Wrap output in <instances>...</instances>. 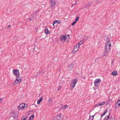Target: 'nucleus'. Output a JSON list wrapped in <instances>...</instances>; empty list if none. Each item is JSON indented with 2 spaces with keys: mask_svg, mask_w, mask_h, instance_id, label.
Here are the masks:
<instances>
[{
  "mask_svg": "<svg viewBox=\"0 0 120 120\" xmlns=\"http://www.w3.org/2000/svg\"><path fill=\"white\" fill-rule=\"evenodd\" d=\"M61 113H60L59 115H57L54 118V120H63V117L62 116Z\"/></svg>",
  "mask_w": 120,
  "mask_h": 120,
  "instance_id": "nucleus-1",
  "label": "nucleus"
},
{
  "mask_svg": "<svg viewBox=\"0 0 120 120\" xmlns=\"http://www.w3.org/2000/svg\"><path fill=\"white\" fill-rule=\"evenodd\" d=\"M101 80L99 79H95L94 81V84L95 86H99L101 82Z\"/></svg>",
  "mask_w": 120,
  "mask_h": 120,
  "instance_id": "nucleus-2",
  "label": "nucleus"
},
{
  "mask_svg": "<svg viewBox=\"0 0 120 120\" xmlns=\"http://www.w3.org/2000/svg\"><path fill=\"white\" fill-rule=\"evenodd\" d=\"M78 79L76 78L73 80V81L71 83V86L73 88H74L78 81Z\"/></svg>",
  "mask_w": 120,
  "mask_h": 120,
  "instance_id": "nucleus-3",
  "label": "nucleus"
},
{
  "mask_svg": "<svg viewBox=\"0 0 120 120\" xmlns=\"http://www.w3.org/2000/svg\"><path fill=\"white\" fill-rule=\"evenodd\" d=\"M13 74L15 75L17 78L19 75V71L17 69H15L13 71Z\"/></svg>",
  "mask_w": 120,
  "mask_h": 120,
  "instance_id": "nucleus-4",
  "label": "nucleus"
},
{
  "mask_svg": "<svg viewBox=\"0 0 120 120\" xmlns=\"http://www.w3.org/2000/svg\"><path fill=\"white\" fill-rule=\"evenodd\" d=\"M55 0H51L50 2L51 4L49 5L50 7V9H51L53 8L54 7L55 5V4L54 1Z\"/></svg>",
  "mask_w": 120,
  "mask_h": 120,
  "instance_id": "nucleus-5",
  "label": "nucleus"
},
{
  "mask_svg": "<svg viewBox=\"0 0 120 120\" xmlns=\"http://www.w3.org/2000/svg\"><path fill=\"white\" fill-rule=\"evenodd\" d=\"M25 105L24 103L21 104L17 107L19 110H22L25 108Z\"/></svg>",
  "mask_w": 120,
  "mask_h": 120,
  "instance_id": "nucleus-6",
  "label": "nucleus"
},
{
  "mask_svg": "<svg viewBox=\"0 0 120 120\" xmlns=\"http://www.w3.org/2000/svg\"><path fill=\"white\" fill-rule=\"evenodd\" d=\"M18 78L17 77V78L14 82L13 84L14 85L17 84L19 83H20L21 82V79H19H19H18Z\"/></svg>",
  "mask_w": 120,
  "mask_h": 120,
  "instance_id": "nucleus-7",
  "label": "nucleus"
},
{
  "mask_svg": "<svg viewBox=\"0 0 120 120\" xmlns=\"http://www.w3.org/2000/svg\"><path fill=\"white\" fill-rule=\"evenodd\" d=\"M106 49H106H105V51L104 52V55H103V56H106L110 51V49H109L108 48H107Z\"/></svg>",
  "mask_w": 120,
  "mask_h": 120,
  "instance_id": "nucleus-8",
  "label": "nucleus"
},
{
  "mask_svg": "<svg viewBox=\"0 0 120 120\" xmlns=\"http://www.w3.org/2000/svg\"><path fill=\"white\" fill-rule=\"evenodd\" d=\"M47 26H45V34H49L50 33V32L48 30L47 28Z\"/></svg>",
  "mask_w": 120,
  "mask_h": 120,
  "instance_id": "nucleus-9",
  "label": "nucleus"
},
{
  "mask_svg": "<svg viewBox=\"0 0 120 120\" xmlns=\"http://www.w3.org/2000/svg\"><path fill=\"white\" fill-rule=\"evenodd\" d=\"M67 39V37H66V36L64 34L62 35L61 37V41H62L64 40L65 41V40Z\"/></svg>",
  "mask_w": 120,
  "mask_h": 120,
  "instance_id": "nucleus-10",
  "label": "nucleus"
},
{
  "mask_svg": "<svg viewBox=\"0 0 120 120\" xmlns=\"http://www.w3.org/2000/svg\"><path fill=\"white\" fill-rule=\"evenodd\" d=\"M78 49L79 48H78L75 47H74V48L72 52V53L74 54L78 50Z\"/></svg>",
  "mask_w": 120,
  "mask_h": 120,
  "instance_id": "nucleus-11",
  "label": "nucleus"
},
{
  "mask_svg": "<svg viewBox=\"0 0 120 120\" xmlns=\"http://www.w3.org/2000/svg\"><path fill=\"white\" fill-rule=\"evenodd\" d=\"M111 44H106L105 45V48L106 49V50L107 48H108V49H110V47L111 46Z\"/></svg>",
  "mask_w": 120,
  "mask_h": 120,
  "instance_id": "nucleus-12",
  "label": "nucleus"
},
{
  "mask_svg": "<svg viewBox=\"0 0 120 120\" xmlns=\"http://www.w3.org/2000/svg\"><path fill=\"white\" fill-rule=\"evenodd\" d=\"M111 111H110V112L107 116H106L105 117L104 119V120H107L109 118L110 114Z\"/></svg>",
  "mask_w": 120,
  "mask_h": 120,
  "instance_id": "nucleus-13",
  "label": "nucleus"
},
{
  "mask_svg": "<svg viewBox=\"0 0 120 120\" xmlns=\"http://www.w3.org/2000/svg\"><path fill=\"white\" fill-rule=\"evenodd\" d=\"M111 74L112 75H114V76H116L117 75V72L116 71H113L112 72Z\"/></svg>",
  "mask_w": 120,
  "mask_h": 120,
  "instance_id": "nucleus-14",
  "label": "nucleus"
},
{
  "mask_svg": "<svg viewBox=\"0 0 120 120\" xmlns=\"http://www.w3.org/2000/svg\"><path fill=\"white\" fill-rule=\"evenodd\" d=\"M27 117V116H24L22 117L21 120H26Z\"/></svg>",
  "mask_w": 120,
  "mask_h": 120,
  "instance_id": "nucleus-15",
  "label": "nucleus"
},
{
  "mask_svg": "<svg viewBox=\"0 0 120 120\" xmlns=\"http://www.w3.org/2000/svg\"><path fill=\"white\" fill-rule=\"evenodd\" d=\"M43 72L42 71H39L36 74V75H38L39 74L42 75L43 74Z\"/></svg>",
  "mask_w": 120,
  "mask_h": 120,
  "instance_id": "nucleus-16",
  "label": "nucleus"
},
{
  "mask_svg": "<svg viewBox=\"0 0 120 120\" xmlns=\"http://www.w3.org/2000/svg\"><path fill=\"white\" fill-rule=\"evenodd\" d=\"M98 113V112H96L94 115L90 116L89 118V120H93L94 118V116H95L96 114Z\"/></svg>",
  "mask_w": 120,
  "mask_h": 120,
  "instance_id": "nucleus-17",
  "label": "nucleus"
},
{
  "mask_svg": "<svg viewBox=\"0 0 120 120\" xmlns=\"http://www.w3.org/2000/svg\"><path fill=\"white\" fill-rule=\"evenodd\" d=\"M42 97H41L40 99H38L37 101V103L38 104H39L42 101Z\"/></svg>",
  "mask_w": 120,
  "mask_h": 120,
  "instance_id": "nucleus-18",
  "label": "nucleus"
},
{
  "mask_svg": "<svg viewBox=\"0 0 120 120\" xmlns=\"http://www.w3.org/2000/svg\"><path fill=\"white\" fill-rule=\"evenodd\" d=\"M116 104H117L118 105V107H119L120 106V100L118 99V100L117 102L116 103Z\"/></svg>",
  "mask_w": 120,
  "mask_h": 120,
  "instance_id": "nucleus-19",
  "label": "nucleus"
},
{
  "mask_svg": "<svg viewBox=\"0 0 120 120\" xmlns=\"http://www.w3.org/2000/svg\"><path fill=\"white\" fill-rule=\"evenodd\" d=\"M34 117V115H32L31 116L29 117V120H32L33 119Z\"/></svg>",
  "mask_w": 120,
  "mask_h": 120,
  "instance_id": "nucleus-20",
  "label": "nucleus"
},
{
  "mask_svg": "<svg viewBox=\"0 0 120 120\" xmlns=\"http://www.w3.org/2000/svg\"><path fill=\"white\" fill-rule=\"evenodd\" d=\"M91 5L89 3H87V5H86L85 6V8H88L89 6Z\"/></svg>",
  "mask_w": 120,
  "mask_h": 120,
  "instance_id": "nucleus-21",
  "label": "nucleus"
},
{
  "mask_svg": "<svg viewBox=\"0 0 120 120\" xmlns=\"http://www.w3.org/2000/svg\"><path fill=\"white\" fill-rule=\"evenodd\" d=\"M68 105H65L64 107H62V108L63 109H66L68 108Z\"/></svg>",
  "mask_w": 120,
  "mask_h": 120,
  "instance_id": "nucleus-22",
  "label": "nucleus"
},
{
  "mask_svg": "<svg viewBox=\"0 0 120 120\" xmlns=\"http://www.w3.org/2000/svg\"><path fill=\"white\" fill-rule=\"evenodd\" d=\"M79 19V17L78 16L76 18V19H75V21L73 22H76L77 21H78V20Z\"/></svg>",
  "mask_w": 120,
  "mask_h": 120,
  "instance_id": "nucleus-23",
  "label": "nucleus"
},
{
  "mask_svg": "<svg viewBox=\"0 0 120 120\" xmlns=\"http://www.w3.org/2000/svg\"><path fill=\"white\" fill-rule=\"evenodd\" d=\"M107 110L108 109H107L106 110L104 111L103 113L102 114L104 116L107 112Z\"/></svg>",
  "mask_w": 120,
  "mask_h": 120,
  "instance_id": "nucleus-24",
  "label": "nucleus"
},
{
  "mask_svg": "<svg viewBox=\"0 0 120 120\" xmlns=\"http://www.w3.org/2000/svg\"><path fill=\"white\" fill-rule=\"evenodd\" d=\"M84 41L83 40H82L79 42L78 44L79 45H81L83 43Z\"/></svg>",
  "mask_w": 120,
  "mask_h": 120,
  "instance_id": "nucleus-25",
  "label": "nucleus"
},
{
  "mask_svg": "<svg viewBox=\"0 0 120 120\" xmlns=\"http://www.w3.org/2000/svg\"><path fill=\"white\" fill-rule=\"evenodd\" d=\"M12 116L14 118H15L17 117L18 116L16 115L15 114V115H13Z\"/></svg>",
  "mask_w": 120,
  "mask_h": 120,
  "instance_id": "nucleus-26",
  "label": "nucleus"
},
{
  "mask_svg": "<svg viewBox=\"0 0 120 120\" xmlns=\"http://www.w3.org/2000/svg\"><path fill=\"white\" fill-rule=\"evenodd\" d=\"M33 19L32 18H29V19H27V20L28 21V22H30V21H29L30 20H32Z\"/></svg>",
  "mask_w": 120,
  "mask_h": 120,
  "instance_id": "nucleus-27",
  "label": "nucleus"
},
{
  "mask_svg": "<svg viewBox=\"0 0 120 120\" xmlns=\"http://www.w3.org/2000/svg\"><path fill=\"white\" fill-rule=\"evenodd\" d=\"M100 103V105H103L105 103V102H102L101 103Z\"/></svg>",
  "mask_w": 120,
  "mask_h": 120,
  "instance_id": "nucleus-28",
  "label": "nucleus"
},
{
  "mask_svg": "<svg viewBox=\"0 0 120 120\" xmlns=\"http://www.w3.org/2000/svg\"><path fill=\"white\" fill-rule=\"evenodd\" d=\"M76 3H77L75 1V4H73L71 6V7H72L74 6H75L76 5Z\"/></svg>",
  "mask_w": 120,
  "mask_h": 120,
  "instance_id": "nucleus-29",
  "label": "nucleus"
},
{
  "mask_svg": "<svg viewBox=\"0 0 120 120\" xmlns=\"http://www.w3.org/2000/svg\"><path fill=\"white\" fill-rule=\"evenodd\" d=\"M99 105H100V103H97L96 104L95 106H94L95 107H97L98 106H99Z\"/></svg>",
  "mask_w": 120,
  "mask_h": 120,
  "instance_id": "nucleus-30",
  "label": "nucleus"
},
{
  "mask_svg": "<svg viewBox=\"0 0 120 120\" xmlns=\"http://www.w3.org/2000/svg\"><path fill=\"white\" fill-rule=\"evenodd\" d=\"M52 22H59L58 21L55 20Z\"/></svg>",
  "mask_w": 120,
  "mask_h": 120,
  "instance_id": "nucleus-31",
  "label": "nucleus"
},
{
  "mask_svg": "<svg viewBox=\"0 0 120 120\" xmlns=\"http://www.w3.org/2000/svg\"><path fill=\"white\" fill-rule=\"evenodd\" d=\"M73 65L72 64H70L69 66V67H71V66L72 67L73 66Z\"/></svg>",
  "mask_w": 120,
  "mask_h": 120,
  "instance_id": "nucleus-32",
  "label": "nucleus"
},
{
  "mask_svg": "<svg viewBox=\"0 0 120 120\" xmlns=\"http://www.w3.org/2000/svg\"><path fill=\"white\" fill-rule=\"evenodd\" d=\"M39 10H38V9L37 10V11H35V14H36L37 12H38L39 11Z\"/></svg>",
  "mask_w": 120,
  "mask_h": 120,
  "instance_id": "nucleus-33",
  "label": "nucleus"
},
{
  "mask_svg": "<svg viewBox=\"0 0 120 120\" xmlns=\"http://www.w3.org/2000/svg\"><path fill=\"white\" fill-rule=\"evenodd\" d=\"M51 98H50L48 100V102H49V103H50L51 102Z\"/></svg>",
  "mask_w": 120,
  "mask_h": 120,
  "instance_id": "nucleus-34",
  "label": "nucleus"
},
{
  "mask_svg": "<svg viewBox=\"0 0 120 120\" xmlns=\"http://www.w3.org/2000/svg\"><path fill=\"white\" fill-rule=\"evenodd\" d=\"M77 46V48H79V47L80 45H79V44L78 43H77L76 44Z\"/></svg>",
  "mask_w": 120,
  "mask_h": 120,
  "instance_id": "nucleus-35",
  "label": "nucleus"
},
{
  "mask_svg": "<svg viewBox=\"0 0 120 120\" xmlns=\"http://www.w3.org/2000/svg\"><path fill=\"white\" fill-rule=\"evenodd\" d=\"M24 103V104L25 105V108H26L27 107V104H26L24 103Z\"/></svg>",
  "mask_w": 120,
  "mask_h": 120,
  "instance_id": "nucleus-36",
  "label": "nucleus"
},
{
  "mask_svg": "<svg viewBox=\"0 0 120 120\" xmlns=\"http://www.w3.org/2000/svg\"><path fill=\"white\" fill-rule=\"evenodd\" d=\"M66 37H70V36H69V34H67L66 35Z\"/></svg>",
  "mask_w": 120,
  "mask_h": 120,
  "instance_id": "nucleus-37",
  "label": "nucleus"
},
{
  "mask_svg": "<svg viewBox=\"0 0 120 120\" xmlns=\"http://www.w3.org/2000/svg\"><path fill=\"white\" fill-rule=\"evenodd\" d=\"M12 114L13 115H15V112H12Z\"/></svg>",
  "mask_w": 120,
  "mask_h": 120,
  "instance_id": "nucleus-38",
  "label": "nucleus"
},
{
  "mask_svg": "<svg viewBox=\"0 0 120 120\" xmlns=\"http://www.w3.org/2000/svg\"><path fill=\"white\" fill-rule=\"evenodd\" d=\"M61 87V86H59V88L58 89V90H59L60 89V88Z\"/></svg>",
  "mask_w": 120,
  "mask_h": 120,
  "instance_id": "nucleus-39",
  "label": "nucleus"
},
{
  "mask_svg": "<svg viewBox=\"0 0 120 120\" xmlns=\"http://www.w3.org/2000/svg\"><path fill=\"white\" fill-rule=\"evenodd\" d=\"M56 23H52V25H53L54 26V24ZM58 23V24H60V23Z\"/></svg>",
  "mask_w": 120,
  "mask_h": 120,
  "instance_id": "nucleus-40",
  "label": "nucleus"
},
{
  "mask_svg": "<svg viewBox=\"0 0 120 120\" xmlns=\"http://www.w3.org/2000/svg\"><path fill=\"white\" fill-rule=\"evenodd\" d=\"M104 115L102 114V115H101V119L102 117L104 116Z\"/></svg>",
  "mask_w": 120,
  "mask_h": 120,
  "instance_id": "nucleus-41",
  "label": "nucleus"
},
{
  "mask_svg": "<svg viewBox=\"0 0 120 120\" xmlns=\"http://www.w3.org/2000/svg\"><path fill=\"white\" fill-rule=\"evenodd\" d=\"M75 23H72V24H71V26H73L75 24Z\"/></svg>",
  "mask_w": 120,
  "mask_h": 120,
  "instance_id": "nucleus-42",
  "label": "nucleus"
},
{
  "mask_svg": "<svg viewBox=\"0 0 120 120\" xmlns=\"http://www.w3.org/2000/svg\"><path fill=\"white\" fill-rule=\"evenodd\" d=\"M2 99L0 98V103L2 101Z\"/></svg>",
  "mask_w": 120,
  "mask_h": 120,
  "instance_id": "nucleus-43",
  "label": "nucleus"
},
{
  "mask_svg": "<svg viewBox=\"0 0 120 120\" xmlns=\"http://www.w3.org/2000/svg\"><path fill=\"white\" fill-rule=\"evenodd\" d=\"M11 27V25H9L8 26V28H9L10 27Z\"/></svg>",
  "mask_w": 120,
  "mask_h": 120,
  "instance_id": "nucleus-44",
  "label": "nucleus"
},
{
  "mask_svg": "<svg viewBox=\"0 0 120 120\" xmlns=\"http://www.w3.org/2000/svg\"><path fill=\"white\" fill-rule=\"evenodd\" d=\"M86 38L87 39H88V38H90V37H88V36H87V37H86Z\"/></svg>",
  "mask_w": 120,
  "mask_h": 120,
  "instance_id": "nucleus-45",
  "label": "nucleus"
},
{
  "mask_svg": "<svg viewBox=\"0 0 120 120\" xmlns=\"http://www.w3.org/2000/svg\"><path fill=\"white\" fill-rule=\"evenodd\" d=\"M110 120H113V119L112 118H112H110Z\"/></svg>",
  "mask_w": 120,
  "mask_h": 120,
  "instance_id": "nucleus-46",
  "label": "nucleus"
},
{
  "mask_svg": "<svg viewBox=\"0 0 120 120\" xmlns=\"http://www.w3.org/2000/svg\"><path fill=\"white\" fill-rule=\"evenodd\" d=\"M54 3H55V4H56V3H57V1H54Z\"/></svg>",
  "mask_w": 120,
  "mask_h": 120,
  "instance_id": "nucleus-47",
  "label": "nucleus"
},
{
  "mask_svg": "<svg viewBox=\"0 0 120 120\" xmlns=\"http://www.w3.org/2000/svg\"><path fill=\"white\" fill-rule=\"evenodd\" d=\"M74 47H77L76 44L75 46Z\"/></svg>",
  "mask_w": 120,
  "mask_h": 120,
  "instance_id": "nucleus-48",
  "label": "nucleus"
},
{
  "mask_svg": "<svg viewBox=\"0 0 120 120\" xmlns=\"http://www.w3.org/2000/svg\"><path fill=\"white\" fill-rule=\"evenodd\" d=\"M116 106H115V109H116Z\"/></svg>",
  "mask_w": 120,
  "mask_h": 120,
  "instance_id": "nucleus-49",
  "label": "nucleus"
},
{
  "mask_svg": "<svg viewBox=\"0 0 120 120\" xmlns=\"http://www.w3.org/2000/svg\"><path fill=\"white\" fill-rule=\"evenodd\" d=\"M35 30H37V29L36 28L35 29Z\"/></svg>",
  "mask_w": 120,
  "mask_h": 120,
  "instance_id": "nucleus-50",
  "label": "nucleus"
},
{
  "mask_svg": "<svg viewBox=\"0 0 120 120\" xmlns=\"http://www.w3.org/2000/svg\"><path fill=\"white\" fill-rule=\"evenodd\" d=\"M99 0H97V1H98Z\"/></svg>",
  "mask_w": 120,
  "mask_h": 120,
  "instance_id": "nucleus-51",
  "label": "nucleus"
},
{
  "mask_svg": "<svg viewBox=\"0 0 120 120\" xmlns=\"http://www.w3.org/2000/svg\"><path fill=\"white\" fill-rule=\"evenodd\" d=\"M98 114H99V115H100L99 113H98Z\"/></svg>",
  "mask_w": 120,
  "mask_h": 120,
  "instance_id": "nucleus-52",
  "label": "nucleus"
},
{
  "mask_svg": "<svg viewBox=\"0 0 120 120\" xmlns=\"http://www.w3.org/2000/svg\"><path fill=\"white\" fill-rule=\"evenodd\" d=\"M35 8H34V9L35 10Z\"/></svg>",
  "mask_w": 120,
  "mask_h": 120,
  "instance_id": "nucleus-53",
  "label": "nucleus"
}]
</instances>
